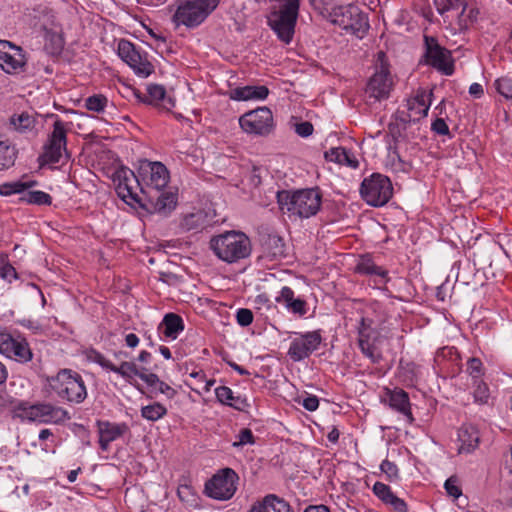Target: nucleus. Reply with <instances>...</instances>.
I'll use <instances>...</instances> for the list:
<instances>
[{"label": "nucleus", "mask_w": 512, "mask_h": 512, "mask_svg": "<svg viewBox=\"0 0 512 512\" xmlns=\"http://www.w3.org/2000/svg\"><path fill=\"white\" fill-rule=\"evenodd\" d=\"M388 402L391 408L405 415L409 422L413 421L408 394L402 389L388 390Z\"/></svg>", "instance_id": "32"}, {"label": "nucleus", "mask_w": 512, "mask_h": 512, "mask_svg": "<svg viewBox=\"0 0 512 512\" xmlns=\"http://www.w3.org/2000/svg\"><path fill=\"white\" fill-rule=\"evenodd\" d=\"M150 359H151V354L147 351H141L138 356V360L143 363L149 362Z\"/></svg>", "instance_id": "64"}, {"label": "nucleus", "mask_w": 512, "mask_h": 512, "mask_svg": "<svg viewBox=\"0 0 512 512\" xmlns=\"http://www.w3.org/2000/svg\"><path fill=\"white\" fill-rule=\"evenodd\" d=\"M139 174L145 183V186L141 187V191L146 195L148 191H151V193L160 192L169 181V172L160 162L145 161L140 167Z\"/></svg>", "instance_id": "10"}, {"label": "nucleus", "mask_w": 512, "mask_h": 512, "mask_svg": "<svg viewBox=\"0 0 512 512\" xmlns=\"http://www.w3.org/2000/svg\"><path fill=\"white\" fill-rule=\"evenodd\" d=\"M0 352L22 363L32 359V352L26 340L14 338L8 332H0Z\"/></svg>", "instance_id": "17"}, {"label": "nucleus", "mask_w": 512, "mask_h": 512, "mask_svg": "<svg viewBox=\"0 0 512 512\" xmlns=\"http://www.w3.org/2000/svg\"><path fill=\"white\" fill-rule=\"evenodd\" d=\"M236 438L237 440L232 444V446L235 448L245 445H253L255 443V437L249 428H242L237 434Z\"/></svg>", "instance_id": "45"}, {"label": "nucleus", "mask_w": 512, "mask_h": 512, "mask_svg": "<svg viewBox=\"0 0 512 512\" xmlns=\"http://www.w3.org/2000/svg\"><path fill=\"white\" fill-rule=\"evenodd\" d=\"M241 128L250 134L266 135L273 127V115L267 107L249 111L239 118Z\"/></svg>", "instance_id": "11"}, {"label": "nucleus", "mask_w": 512, "mask_h": 512, "mask_svg": "<svg viewBox=\"0 0 512 512\" xmlns=\"http://www.w3.org/2000/svg\"><path fill=\"white\" fill-rule=\"evenodd\" d=\"M431 93L424 90L417 91L413 98L407 100V116L403 118L404 121H418L425 117L428 113L431 101Z\"/></svg>", "instance_id": "22"}, {"label": "nucleus", "mask_w": 512, "mask_h": 512, "mask_svg": "<svg viewBox=\"0 0 512 512\" xmlns=\"http://www.w3.org/2000/svg\"><path fill=\"white\" fill-rule=\"evenodd\" d=\"M230 367L233 368L235 371H237L241 375H249V372L244 369L243 367L239 366L238 364L234 362L229 363Z\"/></svg>", "instance_id": "63"}, {"label": "nucleus", "mask_w": 512, "mask_h": 512, "mask_svg": "<svg viewBox=\"0 0 512 512\" xmlns=\"http://www.w3.org/2000/svg\"><path fill=\"white\" fill-rule=\"evenodd\" d=\"M126 345L130 348H135L139 343V338L134 333H129L125 337Z\"/></svg>", "instance_id": "60"}, {"label": "nucleus", "mask_w": 512, "mask_h": 512, "mask_svg": "<svg viewBox=\"0 0 512 512\" xmlns=\"http://www.w3.org/2000/svg\"><path fill=\"white\" fill-rule=\"evenodd\" d=\"M325 158L328 161L346 165L351 168H357L359 164L355 156L343 147L331 148L329 151H326Z\"/></svg>", "instance_id": "36"}, {"label": "nucleus", "mask_w": 512, "mask_h": 512, "mask_svg": "<svg viewBox=\"0 0 512 512\" xmlns=\"http://www.w3.org/2000/svg\"><path fill=\"white\" fill-rule=\"evenodd\" d=\"M215 394L219 402L231 406L236 410L246 411L250 407L245 397L234 396L233 391L227 386L216 388Z\"/></svg>", "instance_id": "33"}, {"label": "nucleus", "mask_w": 512, "mask_h": 512, "mask_svg": "<svg viewBox=\"0 0 512 512\" xmlns=\"http://www.w3.org/2000/svg\"><path fill=\"white\" fill-rule=\"evenodd\" d=\"M116 191L118 196L127 203L131 201L140 202L136 192L137 186L140 185L139 180L135 177L131 170H120L116 173Z\"/></svg>", "instance_id": "20"}, {"label": "nucleus", "mask_w": 512, "mask_h": 512, "mask_svg": "<svg viewBox=\"0 0 512 512\" xmlns=\"http://www.w3.org/2000/svg\"><path fill=\"white\" fill-rule=\"evenodd\" d=\"M360 193L367 204L378 207L390 200L393 187L388 177L376 173L363 180Z\"/></svg>", "instance_id": "7"}, {"label": "nucleus", "mask_w": 512, "mask_h": 512, "mask_svg": "<svg viewBox=\"0 0 512 512\" xmlns=\"http://www.w3.org/2000/svg\"><path fill=\"white\" fill-rule=\"evenodd\" d=\"M49 389L62 400L80 404L87 398V389L83 378L70 369H62L48 378Z\"/></svg>", "instance_id": "3"}, {"label": "nucleus", "mask_w": 512, "mask_h": 512, "mask_svg": "<svg viewBox=\"0 0 512 512\" xmlns=\"http://www.w3.org/2000/svg\"><path fill=\"white\" fill-rule=\"evenodd\" d=\"M339 431L337 428H332V430L328 433L327 438L330 442L336 443L339 439Z\"/></svg>", "instance_id": "62"}, {"label": "nucleus", "mask_w": 512, "mask_h": 512, "mask_svg": "<svg viewBox=\"0 0 512 512\" xmlns=\"http://www.w3.org/2000/svg\"><path fill=\"white\" fill-rule=\"evenodd\" d=\"M269 94L266 86H244L237 87L229 92V97L236 101L263 100Z\"/></svg>", "instance_id": "30"}, {"label": "nucleus", "mask_w": 512, "mask_h": 512, "mask_svg": "<svg viewBox=\"0 0 512 512\" xmlns=\"http://www.w3.org/2000/svg\"><path fill=\"white\" fill-rule=\"evenodd\" d=\"M302 405L308 411H315L319 407V399L315 395H309L303 399Z\"/></svg>", "instance_id": "55"}, {"label": "nucleus", "mask_w": 512, "mask_h": 512, "mask_svg": "<svg viewBox=\"0 0 512 512\" xmlns=\"http://www.w3.org/2000/svg\"><path fill=\"white\" fill-rule=\"evenodd\" d=\"M118 55L126 62L136 74L147 77L153 71V65L147 60L146 55H142L128 40H120L118 43Z\"/></svg>", "instance_id": "13"}, {"label": "nucleus", "mask_w": 512, "mask_h": 512, "mask_svg": "<svg viewBox=\"0 0 512 512\" xmlns=\"http://www.w3.org/2000/svg\"><path fill=\"white\" fill-rule=\"evenodd\" d=\"M36 184V181L24 179L6 182L0 185V195L7 197L14 194H22L20 200L28 204L51 205L52 198L48 193L30 190Z\"/></svg>", "instance_id": "8"}, {"label": "nucleus", "mask_w": 512, "mask_h": 512, "mask_svg": "<svg viewBox=\"0 0 512 512\" xmlns=\"http://www.w3.org/2000/svg\"><path fill=\"white\" fill-rule=\"evenodd\" d=\"M295 132L301 137H308L313 133V125L304 121L295 125Z\"/></svg>", "instance_id": "52"}, {"label": "nucleus", "mask_w": 512, "mask_h": 512, "mask_svg": "<svg viewBox=\"0 0 512 512\" xmlns=\"http://www.w3.org/2000/svg\"><path fill=\"white\" fill-rule=\"evenodd\" d=\"M35 118L28 113L13 115L10 118V125L13 129L20 133L32 131L35 128Z\"/></svg>", "instance_id": "39"}, {"label": "nucleus", "mask_w": 512, "mask_h": 512, "mask_svg": "<svg viewBox=\"0 0 512 512\" xmlns=\"http://www.w3.org/2000/svg\"><path fill=\"white\" fill-rule=\"evenodd\" d=\"M299 14L278 8L270 13L268 25L285 44H289L294 36Z\"/></svg>", "instance_id": "12"}, {"label": "nucleus", "mask_w": 512, "mask_h": 512, "mask_svg": "<svg viewBox=\"0 0 512 512\" xmlns=\"http://www.w3.org/2000/svg\"><path fill=\"white\" fill-rule=\"evenodd\" d=\"M158 392L164 394L168 399H172L177 394L176 390L172 388L167 383L159 380V383H157L156 387Z\"/></svg>", "instance_id": "53"}, {"label": "nucleus", "mask_w": 512, "mask_h": 512, "mask_svg": "<svg viewBox=\"0 0 512 512\" xmlns=\"http://www.w3.org/2000/svg\"><path fill=\"white\" fill-rule=\"evenodd\" d=\"M26 58L20 47L0 40V67L7 73H16L24 67Z\"/></svg>", "instance_id": "19"}, {"label": "nucleus", "mask_w": 512, "mask_h": 512, "mask_svg": "<svg viewBox=\"0 0 512 512\" xmlns=\"http://www.w3.org/2000/svg\"><path fill=\"white\" fill-rule=\"evenodd\" d=\"M374 494L385 504L391 505L393 509L397 512H407L408 507L405 501L399 497H397L392 491L391 488L382 483L376 482L373 486Z\"/></svg>", "instance_id": "27"}, {"label": "nucleus", "mask_w": 512, "mask_h": 512, "mask_svg": "<svg viewBox=\"0 0 512 512\" xmlns=\"http://www.w3.org/2000/svg\"><path fill=\"white\" fill-rule=\"evenodd\" d=\"M478 14H479L478 9H476L474 7H471V8L467 7V10H466L464 16L460 15V20L464 21L465 23H467V21L473 22L477 19Z\"/></svg>", "instance_id": "56"}, {"label": "nucleus", "mask_w": 512, "mask_h": 512, "mask_svg": "<svg viewBox=\"0 0 512 512\" xmlns=\"http://www.w3.org/2000/svg\"><path fill=\"white\" fill-rule=\"evenodd\" d=\"M275 300L284 304L294 314L303 316L307 312L306 302L301 298H295L294 291L290 287L284 286Z\"/></svg>", "instance_id": "31"}, {"label": "nucleus", "mask_w": 512, "mask_h": 512, "mask_svg": "<svg viewBox=\"0 0 512 512\" xmlns=\"http://www.w3.org/2000/svg\"><path fill=\"white\" fill-rule=\"evenodd\" d=\"M447 494L455 499L462 494L461 488L458 486V479L454 476L448 478L444 484Z\"/></svg>", "instance_id": "48"}, {"label": "nucleus", "mask_w": 512, "mask_h": 512, "mask_svg": "<svg viewBox=\"0 0 512 512\" xmlns=\"http://www.w3.org/2000/svg\"><path fill=\"white\" fill-rule=\"evenodd\" d=\"M304 512H330L328 507L324 505L309 506Z\"/></svg>", "instance_id": "61"}, {"label": "nucleus", "mask_w": 512, "mask_h": 512, "mask_svg": "<svg viewBox=\"0 0 512 512\" xmlns=\"http://www.w3.org/2000/svg\"><path fill=\"white\" fill-rule=\"evenodd\" d=\"M248 512H293L291 506L284 499L274 494L265 496L255 503Z\"/></svg>", "instance_id": "26"}, {"label": "nucleus", "mask_w": 512, "mask_h": 512, "mask_svg": "<svg viewBox=\"0 0 512 512\" xmlns=\"http://www.w3.org/2000/svg\"><path fill=\"white\" fill-rule=\"evenodd\" d=\"M141 380H143L148 386L156 387L157 383H159V377L155 373H147V369L145 367H141L140 375L138 376Z\"/></svg>", "instance_id": "51"}, {"label": "nucleus", "mask_w": 512, "mask_h": 512, "mask_svg": "<svg viewBox=\"0 0 512 512\" xmlns=\"http://www.w3.org/2000/svg\"><path fill=\"white\" fill-rule=\"evenodd\" d=\"M140 413L142 418L146 419L147 421L156 422L167 414V408L159 402H153L151 404L142 406Z\"/></svg>", "instance_id": "40"}, {"label": "nucleus", "mask_w": 512, "mask_h": 512, "mask_svg": "<svg viewBox=\"0 0 512 512\" xmlns=\"http://www.w3.org/2000/svg\"><path fill=\"white\" fill-rule=\"evenodd\" d=\"M160 328H163V334L166 337L176 339L178 334L184 329L183 320L175 313H168L164 316Z\"/></svg>", "instance_id": "37"}, {"label": "nucleus", "mask_w": 512, "mask_h": 512, "mask_svg": "<svg viewBox=\"0 0 512 512\" xmlns=\"http://www.w3.org/2000/svg\"><path fill=\"white\" fill-rule=\"evenodd\" d=\"M204 224L205 215L203 214V212L198 211L196 213L186 215L181 222V227L186 231H196L203 228Z\"/></svg>", "instance_id": "41"}, {"label": "nucleus", "mask_w": 512, "mask_h": 512, "mask_svg": "<svg viewBox=\"0 0 512 512\" xmlns=\"http://www.w3.org/2000/svg\"><path fill=\"white\" fill-rule=\"evenodd\" d=\"M107 103L108 99L104 95L96 94L86 99L85 106L88 110L99 113L104 111Z\"/></svg>", "instance_id": "43"}, {"label": "nucleus", "mask_w": 512, "mask_h": 512, "mask_svg": "<svg viewBox=\"0 0 512 512\" xmlns=\"http://www.w3.org/2000/svg\"><path fill=\"white\" fill-rule=\"evenodd\" d=\"M219 0H179L173 22L188 28L199 26L217 8Z\"/></svg>", "instance_id": "4"}, {"label": "nucleus", "mask_w": 512, "mask_h": 512, "mask_svg": "<svg viewBox=\"0 0 512 512\" xmlns=\"http://www.w3.org/2000/svg\"><path fill=\"white\" fill-rule=\"evenodd\" d=\"M484 93L483 87L479 83H473L469 87V94L475 98H480Z\"/></svg>", "instance_id": "58"}, {"label": "nucleus", "mask_w": 512, "mask_h": 512, "mask_svg": "<svg viewBox=\"0 0 512 512\" xmlns=\"http://www.w3.org/2000/svg\"><path fill=\"white\" fill-rule=\"evenodd\" d=\"M99 445L103 451L108 450L109 444L123 436L128 430L125 423H111L109 421L97 422Z\"/></svg>", "instance_id": "23"}, {"label": "nucleus", "mask_w": 512, "mask_h": 512, "mask_svg": "<svg viewBox=\"0 0 512 512\" xmlns=\"http://www.w3.org/2000/svg\"><path fill=\"white\" fill-rule=\"evenodd\" d=\"M68 124L57 119L53 123L52 132L49 134L46 144L43 147V153L39 156L41 164L58 163L67 153V131Z\"/></svg>", "instance_id": "6"}, {"label": "nucleus", "mask_w": 512, "mask_h": 512, "mask_svg": "<svg viewBox=\"0 0 512 512\" xmlns=\"http://www.w3.org/2000/svg\"><path fill=\"white\" fill-rule=\"evenodd\" d=\"M356 271L364 275H375L380 277V284H385L388 281L387 270L377 266L370 256H362L356 266Z\"/></svg>", "instance_id": "34"}, {"label": "nucleus", "mask_w": 512, "mask_h": 512, "mask_svg": "<svg viewBox=\"0 0 512 512\" xmlns=\"http://www.w3.org/2000/svg\"><path fill=\"white\" fill-rule=\"evenodd\" d=\"M432 130L439 135H446L449 133V128H448L446 122L441 118H437L432 123Z\"/></svg>", "instance_id": "54"}, {"label": "nucleus", "mask_w": 512, "mask_h": 512, "mask_svg": "<svg viewBox=\"0 0 512 512\" xmlns=\"http://www.w3.org/2000/svg\"><path fill=\"white\" fill-rule=\"evenodd\" d=\"M434 4L437 12L441 15L450 10L462 8L461 16H464L467 10V5L464 0H434Z\"/></svg>", "instance_id": "42"}, {"label": "nucleus", "mask_w": 512, "mask_h": 512, "mask_svg": "<svg viewBox=\"0 0 512 512\" xmlns=\"http://www.w3.org/2000/svg\"><path fill=\"white\" fill-rule=\"evenodd\" d=\"M334 17L335 23L353 33L365 32L369 27L367 17L355 5L339 7L335 11Z\"/></svg>", "instance_id": "14"}, {"label": "nucleus", "mask_w": 512, "mask_h": 512, "mask_svg": "<svg viewBox=\"0 0 512 512\" xmlns=\"http://www.w3.org/2000/svg\"><path fill=\"white\" fill-rule=\"evenodd\" d=\"M209 248L218 259L228 264L247 258L252 251L249 237L240 231H226L213 236Z\"/></svg>", "instance_id": "1"}, {"label": "nucleus", "mask_w": 512, "mask_h": 512, "mask_svg": "<svg viewBox=\"0 0 512 512\" xmlns=\"http://www.w3.org/2000/svg\"><path fill=\"white\" fill-rule=\"evenodd\" d=\"M238 479V475L233 469L224 468L206 482L205 493L216 500H228L236 492Z\"/></svg>", "instance_id": "9"}, {"label": "nucleus", "mask_w": 512, "mask_h": 512, "mask_svg": "<svg viewBox=\"0 0 512 512\" xmlns=\"http://www.w3.org/2000/svg\"><path fill=\"white\" fill-rule=\"evenodd\" d=\"M474 400L479 404H487L489 399V389L484 383H477L473 392Z\"/></svg>", "instance_id": "47"}, {"label": "nucleus", "mask_w": 512, "mask_h": 512, "mask_svg": "<svg viewBox=\"0 0 512 512\" xmlns=\"http://www.w3.org/2000/svg\"><path fill=\"white\" fill-rule=\"evenodd\" d=\"M321 341L322 338L318 331L301 334L291 341L288 355L295 362L301 361L317 350Z\"/></svg>", "instance_id": "16"}, {"label": "nucleus", "mask_w": 512, "mask_h": 512, "mask_svg": "<svg viewBox=\"0 0 512 512\" xmlns=\"http://www.w3.org/2000/svg\"><path fill=\"white\" fill-rule=\"evenodd\" d=\"M236 319L239 325L246 327L253 321V313L251 310L241 308L236 313Z\"/></svg>", "instance_id": "49"}, {"label": "nucleus", "mask_w": 512, "mask_h": 512, "mask_svg": "<svg viewBox=\"0 0 512 512\" xmlns=\"http://www.w3.org/2000/svg\"><path fill=\"white\" fill-rule=\"evenodd\" d=\"M94 361L102 368L113 371L127 380L140 375L141 367H138L134 362L122 361L120 365H115L100 353L96 354Z\"/></svg>", "instance_id": "25"}, {"label": "nucleus", "mask_w": 512, "mask_h": 512, "mask_svg": "<svg viewBox=\"0 0 512 512\" xmlns=\"http://www.w3.org/2000/svg\"><path fill=\"white\" fill-rule=\"evenodd\" d=\"M384 58L385 54L379 52L378 60L380 64L376 66V70L365 88V97L370 104L387 99L393 87V79Z\"/></svg>", "instance_id": "5"}, {"label": "nucleus", "mask_w": 512, "mask_h": 512, "mask_svg": "<svg viewBox=\"0 0 512 512\" xmlns=\"http://www.w3.org/2000/svg\"><path fill=\"white\" fill-rule=\"evenodd\" d=\"M371 319L361 317L358 325V344L361 352L373 363H378L381 359V353L374 344L376 332L372 328Z\"/></svg>", "instance_id": "18"}, {"label": "nucleus", "mask_w": 512, "mask_h": 512, "mask_svg": "<svg viewBox=\"0 0 512 512\" xmlns=\"http://www.w3.org/2000/svg\"><path fill=\"white\" fill-rule=\"evenodd\" d=\"M0 274L3 278H16V271L11 265H5L1 268Z\"/></svg>", "instance_id": "59"}, {"label": "nucleus", "mask_w": 512, "mask_h": 512, "mask_svg": "<svg viewBox=\"0 0 512 512\" xmlns=\"http://www.w3.org/2000/svg\"><path fill=\"white\" fill-rule=\"evenodd\" d=\"M133 94L140 102L157 106L165 100L166 91L162 85L151 84L147 86V94H142L139 90H133Z\"/></svg>", "instance_id": "35"}, {"label": "nucleus", "mask_w": 512, "mask_h": 512, "mask_svg": "<svg viewBox=\"0 0 512 512\" xmlns=\"http://www.w3.org/2000/svg\"><path fill=\"white\" fill-rule=\"evenodd\" d=\"M147 197L150 205V211L162 216L170 214L177 204L176 194L172 192L151 193V191H148Z\"/></svg>", "instance_id": "24"}, {"label": "nucleus", "mask_w": 512, "mask_h": 512, "mask_svg": "<svg viewBox=\"0 0 512 512\" xmlns=\"http://www.w3.org/2000/svg\"><path fill=\"white\" fill-rule=\"evenodd\" d=\"M427 62L445 75H451L454 72V64L451 53L438 44L429 45L427 48Z\"/></svg>", "instance_id": "21"}, {"label": "nucleus", "mask_w": 512, "mask_h": 512, "mask_svg": "<svg viewBox=\"0 0 512 512\" xmlns=\"http://www.w3.org/2000/svg\"><path fill=\"white\" fill-rule=\"evenodd\" d=\"M467 371L473 378H479L482 372V362L478 358H470L467 362Z\"/></svg>", "instance_id": "50"}, {"label": "nucleus", "mask_w": 512, "mask_h": 512, "mask_svg": "<svg viewBox=\"0 0 512 512\" xmlns=\"http://www.w3.org/2000/svg\"><path fill=\"white\" fill-rule=\"evenodd\" d=\"M18 156L17 148L8 140H0V171L14 166Z\"/></svg>", "instance_id": "38"}, {"label": "nucleus", "mask_w": 512, "mask_h": 512, "mask_svg": "<svg viewBox=\"0 0 512 512\" xmlns=\"http://www.w3.org/2000/svg\"><path fill=\"white\" fill-rule=\"evenodd\" d=\"M459 453H471L479 444V432L473 425H463L458 431Z\"/></svg>", "instance_id": "29"}, {"label": "nucleus", "mask_w": 512, "mask_h": 512, "mask_svg": "<svg viewBox=\"0 0 512 512\" xmlns=\"http://www.w3.org/2000/svg\"><path fill=\"white\" fill-rule=\"evenodd\" d=\"M322 195L318 189H303L293 193L278 191L277 202L283 213L299 218L314 216L321 207Z\"/></svg>", "instance_id": "2"}, {"label": "nucleus", "mask_w": 512, "mask_h": 512, "mask_svg": "<svg viewBox=\"0 0 512 512\" xmlns=\"http://www.w3.org/2000/svg\"><path fill=\"white\" fill-rule=\"evenodd\" d=\"M261 246L264 257L270 260H277L286 256V245L283 239L278 235H267L263 237Z\"/></svg>", "instance_id": "28"}, {"label": "nucleus", "mask_w": 512, "mask_h": 512, "mask_svg": "<svg viewBox=\"0 0 512 512\" xmlns=\"http://www.w3.org/2000/svg\"><path fill=\"white\" fill-rule=\"evenodd\" d=\"M495 87L506 99L512 100V78L509 76L501 77L495 81Z\"/></svg>", "instance_id": "44"}, {"label": "nucleus", "mask_w": 512, "mask_h": 512, "mask_svg": "<svg viewBox=\"0 0 512 512\" xmlns=\"http://www.w3.org/2000/svg\"><path fill=\"white\" fill-rule=\"evenodd\" d=\"M254 303L258 309H260L261 307H266V308L270 307V299L266 294L257 295L255 297Z\"/></svg>", "instance_id": "57"}, {"label": "nucleus", "mask_w": 512, "mask_h": 512, "mask_svg": "<svg viewBox=\"0 0 512 512\" xmlns=\"http://www.w3.org/2000/svg\"><path fill=\"white\" fill-rule=\"evenodd\" d=\"M380 469L386 474L389 481L393 482L399 479V469L395 463L386 459L381 463Z\"/></svg>", "instance_id": "46"}, {"label": "nucleus", "mask_w": 512, "mask_h": 512, "mask_svg": "<svg viewBox=\"0 0 512 512\" xmlns=\"http://www.w3.org/2000/svg\"><path fill=\"white\" fill-rule=\"evenodd\" d=\"M25 415L27 419L31 421L41 423L58 424L70 419V415L67 410L49 403H38L32 405L25 411Z\"/></svg>", "instance_id": "15"}]
</instances>
